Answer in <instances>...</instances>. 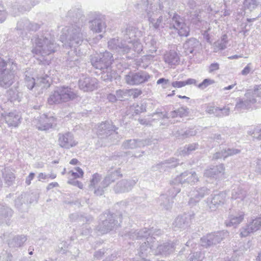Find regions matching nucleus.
Returning <instances> with one entry per match:
<instances>
[{
  "mask_svg": "<svg viewBox=\"0 0 261 261\" xmlns=\"http://www.w3.org/2000/svg\"><path fill=\"white\" fill-rule=\"evenodd\" d=\"M170 1L154 0L151 2L150 0H141L137 7L145 10L149 23L154 29L163 32L174 29L180 36L187 37L190 28L182 18L176 13L172 16L168 11L171 9Z\"/></svg>",
  "mask_w": 261,
  "mask_h": 261,
  "instance_id": "nucleus-1",
  "label": "nucleus"
},
{
  "mask_svg": "<svg viewBox=\"0 0 261 261\" xmlns=\"http://www.w3.org/2000/svg\"><path fill=\"white\" fill-rule=\"evenodd\" d=\"M32 53L33 54L45 57L49 55L58 48V45L51 34L47 31H42L35 34L31 39Z\"/></svg>",
  "mask_w": 261,
  "mask_h": 261,
  "instance_id": "nucleus-2",
  "label": "nucleus"
},
{
  "mask_svg": "<svg viewBox=\"0 0 261 261\" xmlns=\"http://www.w3.org/2000/svg\"><path fill=\"white\" fill-rule=\"evenodd\" d=\"M82 25L71 24L63 29L60 36V41L66 48H73V53L76 52V47L81 45L84 40Z\"/></svg>",
  "mask_w": 261,
  "mask_h": 261,
  "instance_id": "nucleus-3",
  "label": "nucleus"
},
{
  "mask_svg": "<svg viewBox=\"0 0 261 261\" xmlns=\"http://www.w3.org/2000/svg\"><path fill=\"white\" fill-rule=\"evenodd\" d=\"M17 64L13 60L8 62L0 57V86L9 87L14 82Z\"/></svg>",
  "mask_w": 261,
  "mask_h": 261,
  "instance_id": "nucleus-4",
  "label": "nucleus"
},
{
  "mask_svg": "<svg viewBox=\"0 0 261 261\" xmlns=\"http://www.w3.org/2000/svg\"><path fill=\"white\" fill-rule=\"evenodd\" d=\"M121 219V215L118 217L115 214L105 212L99 216V222L96 226V230L101 234L107 233L118 227Z\"/></svg>",
  "mask_w": 261,
  "mask_h": 261,
  "instance_id": "nucleus-5",
  "label": "nucleus"
},
{
  "mask_svg": "<svg viewBox=\"0 0 261 261\" xmlns=\"http://www.w3.org/2000/svg\"><path fill=\"white\" fill-rule=\"evenodd\" d=\"M77 97V94L73 89L67 86L58 87L52 92L48 98L49 105L58 104L73 100Z\"/></svg>",
  "mask_w": 261,
  "mask_h": 261,
  "instance_id": "nucleus-6",
  "label": "nucleus"
},
{
  "mask_svg": "<svg viewBox=\"0 0 261 261\" xmlns=\"http://www.w3.org/2000/svg\"><path fill=\"white\" fill-rule=\"evenodd\" d=\"M113 60L111 53L106 51L103 53L94 54L90 56L92 65L95 69L102 70L108 69Z\"/></svg>",
  "mask_w": 261,
  "mask_h": 261,
  "instance_id": "nucleus-7",
  "label": "nucleus"
},
{
  "mask_svg": "<svg viewBox=\"0 0 261 261\" xmlns=\"http://www.w3.org/2000/svg\"><path fill=\"white\" fill-rule=\"evenodd\" d=\"M152 76L145 71H130L125 75L126 83L129 85H139L148 82Z\"/></svg>",
  "mask_w": 261,
  "mask_h": 261,
  "instance_id": "nucleus-8",
  "label": "nucleus"
},
{
  "mask_svg": "<svg viewBox=\"0 0 261 261\" xmlns=\"http://www.w3.org/2000/svg\"><path fill=\"white\" fill-rule=\"evenodd\" d=\"M228 232L222 230L208 233L200 239L201 246L207 247L220 243L223 239L228 236Z\"/></svg>",
  "mask_w": 261,
  "mask_h": 261,
  "instance_id": "nucleus-9",
  "label": "nucleus"
},
{
  "mask_svg": "<svg viewBox=\"0 0 261 261\" xmlns=\"http://www.w3.org/2000/svg\"><path fill=\"white\" fill-rule=\"evenodd\" d=\"M38 3V0H17L11 8V13L14 16L19 15L21 13L29 11Z\"/></svg>",
  "mask_w": 261,
  "mask_h": 261,
  "instance_id": "nucleus-10",
  "label": "nucleus"
},
{
  "mask_svg": "<svg viewBox=\"0 0 261 261\" xmlns=\"http://www.w3.org/2000/svg\"><path fill=\"white\" fill-rule=\"evenodd\" d=\"M131 45H127L123 39L120 40L119 38L111 39L108 42V46L110 49L114 50L120 54H126L131 50Z\"/></svg>",
  "mask_w": 261,
  "mask_h": 261,
  "instance_id": "nucleus-11",
  "label": "nucleus"
},
{
  "mask_svg": "<svg viewBox=\"0 0 261 261\" xmlns=\"http://www.w3.org/2000/svg\"><path fill=\"white\" fill-rule=\"evenodd\" d=\"M226 198V194L224 192L212 194L206 199L207 205L211 211H214L225 203Z\"/></svg>",
  "mask_w": 261,
  "mask_h": 261,
  "instance_id": "nucleus-12",
  "label": "nucleus"
},
{
  "mask_svg": "<svg viewBox=\"0 0 261 261\" xmlns=\"http://www.w3.org/2000/svg\"><path fill=\"white\" fill-rule=\"evenodd\" d=\"M106 26L105 18L100 14L94 13L93 18L89 21V28L93 33H100L105 31Z\"/></svg>",
  "mask_w": 261,
  "mask_h": 261,
  "instance_id": "nucleus-13",
  "label": "nucleus"
},
{
  "mask_svg": "<svg viewBox=\"0 0 261 261\" xmlns=\"http://www.w3.org/2000/svg\"><path fill=\"white\" fill-rule=\"evenodd\" d=\"M98 81L95 77L82 76L79 80V86L84 92L92 91L97 88Z\"/></svg>",
  "mask_w": 261,
  "mask_h": 261,
  "instance_id": "nucleus-14",
  "label": "nucleus"
},
{
  "mask_svg": "<svg viewBox=\"0 0 261 261\" xmlns=\"http://www.w3.org/2000/svg\"><path fill=\"white\" fill-rule=\"evenodd\" d=\"M58 137L59 145L62 148L70 149L77 144V142L74 139L73 135L70 132L59 133Z\"/></svg>",
  "mask_w": 261,
  "mask_h": 261,
  "instance_id": "nucleus-15",
  "label": "nucleus"
},
{
  "mask_svg": "<svg viewBox=\"0 0 261 261\" xmlns=\"http://www.w3.org/2000/svg\"><path fill=\"white\" fill-rule=\"evenodd\" d=\"M123 40L128 43L129 40H133L135 38H139L143 35L142 31L138 28L130 25H127L121 30Z\"/></svg>",
  "mask_w": 261,
  "mask_h": 261,
  "instance_id": "nucleus-16",
  "label": "nucleus"
},
{
  "mask_svg": "<svg viewBox=\"0 0 261 261\" xmlns=\"http://www.w3.org/2000/svg\"><path fill=\"white\" fill-rule=\"evenodd\" d=\"M210 193V190L206 187L196 188L190 193V198L189 204L193 206L198 203L205 195Z\"/></svg>",
  "mask_w": 261,
  "mask_h": 261,
  "instance_id": "nucleus-17",
  "label": "nucleus"
},
{
  "mask_svg": "<svg viewBox=\"0 0 261 261\" xmlns=\"http://www.w3.org/2000/svg\"><path fill=\"white\" fill-rule=\"evenodd\" d=\"M152 230L147 229V228H144L139 231L132 230L125 235L128 237L129 238L132 239H145L146 240L147 238H150V235L152 236L159 235L161 234L162 231L160 229H158L155 232L152 233Z\"/></svg>",
  "mask_w": 261,
  "mask_h": 261,
  "instance_id": "nucleus-18",
  "label": "nucleus"
},
{
  "mask_svg": "<svg viewBox=\"0 0 261 261\" xmlns=\"http://www.w3.org/2000/svg\"><path fill=\"white\" fill-rule=\"evenodd\" d=\"M118 128L113 125L111 121H105L98 125L97 135L100 138H104L112 134Z\"/></svg>",
  "mask_w": 261,
  "mask_h": 261,
  "instance_id": "nucleus-19",
  "label": "nucleus"
},
{
  "mask_svg": "<svg viewBox=\"0 0 261 261\" xmlns=\"http://www.w3.org/2000/svg\"><path fill=\"white\" fill-rule=\"evenodd\" d=\"M55 118L53 116H47L43 114L36 120L35 126L40 130H47L51 128L55 124Z\"/></svg>",
  "mask_w": 261,
  "mask_h": 261,
  "instance_id": "nucleus-20",
  "label": "nucleus"
},
{
  "mask_svg": "<svg viewBox=\"0 0 261 261\" xmlns=\"http://www.w3.org/2000/svg\"><path fill=\"white\" fill-rule=\"evenodd\" d=\"M194 218V214H184L182 215L177 217L174 222L173 226L175 230L178 229H185L190 226L191 220Z\"/></svg>",
  "mask_w": 261,
  "mask_h": 261,
  "instance_id": "nucleus-21",
  "label": "nucleus"
},
{
  "mask_svg": "<svg viewBox=\"0 0 261 261\" xmlns=\"http://www.w3.org/2000/svg\"><path fill=\"white\" fill-rule=\"evenodd\" d=\"M66 20L70 23H74V24L83 25L84 16L82 10L79 8H73L67 13Z\"/></svg>",
  "mask_w": 261,
  "mask_h": 261,
  "instance_id": "nucleus-22",
  "label": "nucleus"
},
{
  "mask_svg": "<svg viewBox=\"0 0 261 261\" xmlns=\"http://www.w3.org/2000/svg\"><path fill=\"white\" fill-rule=\"evenodd\" d=\"M137 180L135 179H122L118 181L113 187V190L116 193L128 192L135 185Z\"/></svg>",
  "mask_w": 261,
  "mask_h": 261,
  "instance_id": "nucleus-23",
  "label": "nucleus"
},
{
  "mask_svg": "<svg viewBox=\"0 0 261 261\" xmlns=\"http://www.w3.org/2000/svg\"><path fill=\"white\" fill-rule=\"evenodd\" d=\"M198 180V177L195 172L185 171L175 178V182H178L181 186V185L186 183L193 184L197 182Z\"/></svg>",
  "mask_w": 261,
  "mask_h": 261,
  "instance_id": "nucleus-24",
  "label": "nucleus"
},
{
  "mask_svg": "<svg viewBox=\"0 0 261 261\" xmlns=\"http://www.w3.org/2000/svg\"><path fill=\"white\" fill-rule=\"evenodd\" d=\"M244 98H238L235 106V109L238 111L243 110H248L250 109L252 106L256 102V99L251 97V96H246V93L245 94Z\"/></svg>",
  "mask_w": 261,
  "mask_h": 261,
  "instance_id": "nucleus-25",
  "label": "nucleus"
},
{
  "mask_svg": "<svg viewBox=\"0 0 261 261\" xmlns=\"http://www.w3.org/2000/svg\"><path fill=\"white\" fill-rule=\"evenodd\" d=\"M4 119L9 127H17L21 123V117L18 112L14 111L5 114Z\"/></svg>",
  "mask_w": 261,
  "mask_h": 261,
  "instance_id": "nucleus-26",
  "label": "nucleus"
},
{
  "mask_svg": "<svg viewBox=\"0 0 261 261\" xmlns=\"http://www.w3.org/2000/svg\"><path fill=\"white\" fill-rule=\"evenodd\" d=\"M175 249V243L168 242L158 245L155 251V254L167 256L173 253Z\"/></svg>",
  "mask_w": 261,
  "mask_h": 261,
  "instance_id": "nucleus-27",
  "label": "nucleus"
},
{
  "mask_svg": "<svg viewBox=\"0 0 261 261\" xmlns=\"http://www.w3.org/2000/svg\"><path fill=\"white\" fill-rule=\"evenodd\" d=\"M200 46V43L199 41L194 38L189 39L184 44V48L187 55L191 54L194 55L196 54Z\"/></svg>",
  "mask_w": 261,
  "mask_h": 261,
  "instance_id": "nucleus-28",
  "label": "nucleus"
},
{
  "mask_svg": "<svg viewBox=\"0 0 261 261\" xmlns=\"http://www.w3.org/2000/svg\"><path fill=\"white\" fill-rule=\"evenodd\" d=\"M225 168L223 164L213 166L204 171V175L207 177L217 178L224 174Z\"/></svg>",
  "mask_w": 261,
  "mask_h": 261,
  "instance_id": "nucleus-29",
  "label": "nucleus"
},
{
  "mask_svg": "<svg viewBox=\"0 0 261 261\" xmlns=\"http://www.w3.org/2000/svg\"><path fill=\"white\" fill-rule=\"evenodd\" d=\"M147 144L146 140L141 139H128L124 141L122 144L123 149H133L137 148L143 147Z\"/></svg>",
  "mask_w": 261,
  "mask_h": 261,
  "instance_id": "nucleus-30",
  "label": "nucleus"
},
{
  "mask_svg": "<svg viewBox=\"0 0 261 261\" xmlns=\"http://www.w3.org/2000/svg\"><path fill=\"white\" fill-rule=\"evenodd\" d=\"M245 187L244 184L234 185L232 187L231 198L233 199L243 200L247 195Z\"/></svg>",
  "mask_w": 261,
  "mask_h": 261,
  "instance_id": "nucleus-31",
  "label": "nucleus"
},
{
  "mask_svg": "<svg viewBox=\"0 0 261 261\" xmlns=\"http://www.w3.org/2000/svg\"><path fill=\"white\" fill-rule=\"evenodd\" d=\"M13 213V210L10 207L6 204H0V223H6L8 225Z\"/></svg>",
  "mask_w": 261,
  "mask_h": 261,
  "instance_id": "nucleus-32",
  "label": "nucleus"
},
{
  "mask_svg": "<svg viewBox=\"0 0 261 261\" xmlns=\"http://www.w3.org/2000/svg\"><path fill=\"white\" fill-rule=\"evenodd\" d=\"M122 177V174L121 173L120 169H118L108 174L100 184L102 185L104 188H106L111 183Z\"/></svg>",
  "mask_w": 261,
  "mask_h": 261,
  "instance_id": "nucleus-33",
  "label": "nucleus"
},
{
  "mask_svg": "<svg viewBox=\"0 0 261 261\" xmlns=\"http://www.w3.org/2000/svg\"><path fill=\"white\" fill-rule=\"evenodd\" d=\"M73 50H71L70 51L68 52V56L69 57H68L67 60H66V66L68 68H76V70L77 71V68H79L80 65H81V58L79 57V55H77V54L80 55V53H77L76 52H74L75 53V55L73 56H70V55H72L74 53H73Z\"/></svg>",
  "mask_w": 261,
  "mask_h": 261,
  "instance_id": "nucleus-34",
  "label": "nucleus"
},
{
  "mask_svg": "<svg viewBox=\"0 0 261 261\" xmlns=\"http://www.w3.org/2000/svg\"><path fill=\"white\" fill-rule=\"evenodd\" d=\"M51 79L47 74L38 76L36 80V87L38 90L47 89L50 86Z\"/></svg>",
  "mask_w": 261,
  "mask_h": 261,
  "instance_id": "nucleus-35",
  "label": "nucleus"
},
{
  "mask_svg": "<svg viewBox=\"0 0 261 261\" xmlns=\"http://www.w3.org/2000/svg\"><path fill=\"white\" fill-rule=\"evenodd\" d=\"M159 203L162 209L169 210L171 208L173 201L167 194H162L159 198Z\"/></svg>",
  "mask_w": 261,
  "mask_h": 261,
  "instance_id": "nucleus-36",
  "label": "nucleus"
},
{
  "mask_svg": "<svg viewBox=\"0 0 261 261\" xmlns=\"http://www.w3.org/2000/svg\"><path fill=\"white\" fill-rule=\"evenodd\" d=\"M144 42L150 53H153L156 51L157 39L154 36L148 35L144 38Z\"/></svg>",
  "mask_w": 261,
  "mask_h": 261,
  "instance_id": "nucleus-37",
  "label": "nucleus"
},
{
  "mask_svg": "<svg viewBox=\"0 0 261 261\" xmlns=\"http://www.w3.org/2000/svg\"><path fill=\"white\" fill-rule=\"evenodd\" d=\"M164 61L169 65H176L179 61V58L174 51H170L165 54Z\"/></svg>",
  "mask_w": 261,
  "mask_h": 261,
  "instance_id": "nucleus-38",
  "label": "nucleus"
},
{
  "mask_svg": "<svg viewBox=\"0 0 261 261\" xmlns=\"http://www.w3.org/2000/svg\"><path fill=\"white\" fill-rule=\"evenodd\" d=\"M244 214L241 212L236 216L231 215L229 217V221H226L225 224L227 226H234L240 224L244 219Z\"/></svg>",
  "mask_w": 261,
  "mask_h": 261,
  "instance_id": "nucleus-39",
  "label": "nucleus"
},
{
  "mask_svg": "<svg viewBox=\"0 0 261 261\" xmlns=\"http://www.w3.org/2000/svg\"><path fill=\"white\" fill-rule=\"evenodd\" d=\"M127 45H131V50L128 52V53H132V55H134V57H135V53L140 54L143 50V45L138 40H129L128 43H127Z\"/></svg>",
  "mask_w": 261,
  "mask_h": 261,
  "instance_id": "nucleus-40",
  "label": "nucleus"
},
{
  "mask_svg": "<svg viewBox=\"0 0 261 261\" xmlns=\"http://www.w3.org/2000/svg\"><path fill=\"white\" fill-rule=\"evenodd\" d=\"M26 236L24 235L17 236L10 240L8 242V245L10 247H20L26 241Z\"/></svg>",
  "mask_w": 261,
  "mask_h": 261,
  "instance_id": "nucleus-41",
  "label": "nucleus"
},
{
  "mask_svg": "<svg viewBox=\"0 0 261 261\" xmlns=\"http://www.w3.org/2000/svg\"><path fill=\"white\" fill-rule=\"evenodd\" d=\"M172 186L167 192V194L170 198H173L180 191V185L178 182H175V179L171 183Z\"/></svg>",
  "mask_w": 261,
  "mask_h": 261,
  "instance_id": "nucleus-42",
  "label": "nucleus"
},
{
  "mask_svg": "<svg viewBox=\"0 0 261 261\" xmlns=\"http://www.w3.org/2000/svg\"><path fill=\"white\" fill-rule=\"evenodd\" d=\"M196 134V132L195 130L190 128L186 130H178L175 134V136L178 139H185L190 136H195Z\"/></svg>",
  "mask_w": 261,
  "mask_h": 261,
  "instance_id": "nucleus-43",
  "label": "nucleus"
},
{
  "mask_svg": "<svg viewBox=\"0 0 261 261\" xmlns=\"http://www.w3.org/2000/svg\"><path fill=\"white\" fill-rule=\"evenodd\" d=\"M69 218L72 221L77 220L78 222L83 223L84 222H86V223H90L93 220V218L90 215L86 216H81L79 217L76 213L71 214L69 216Z\"/></svg>",
  "mask_w": 261,
  "mask_h": 261,
  "instance_id": "nucleus-44",
  "label": "nucleus"
},
{
  "mask_svg": "<svg viewBox=\"0 0 261 261\" xmlns=\"http://www.w3.org/2000/svg\"><path fill=\"white\" fill-rule=\"evenodd\" d=\"M198 147V144L196 143L187 145L180 151V154L184 156L188 155L197 149Z\"/></svg>",
  "mask_w": 261,
  "mask_h": 261,
  "instance_id": "nucleus-45",
  "label": "nucleus"
},
{
  "mask_svg": "<svg viewBox=\"0 0 261 261\" xmlns=\"http://www.w3.org/2000/svg\"><path fill=\"white\" fill-rule=\"evenodd\" d=\"M197 81L194 79H188L185 81H175L173 82L171 85L174 88H181L188 85H196Z\"/></svg>",
  "mask_w": 261,
  "mask_h": 261,
  "instance_id": "nucleus-46",
  "label": "nucleus"
},
{
  "mask_svg": "<svg viewBox=\"0 0 261 261\" xmlns=\"http://www.w3.org/2000/svg\"><path fill=\"white\" fill-rule=\"evenodd\" d=\"M3 174L5 184L8 186H11L15 179V176L14 173L10 170L5 169Z\"/></svg>",
  "mask_w": 261,
  "mask_h": 261,
  "instance_id": "nucleus-47",
  "label": "nucleus"
},
{
  "mask_svg": "<svg viewBox=\"0 0 261 261\" xmlns=\"http://www.w3.org/2000/svg\"><path fill=\"white\" fill-rule=\"evenodd\" d=\"M101 71V78L105 81H112L113 78L115 77V72L113 71L110 67L108 69H105Z\"/></svg>",
  "mask_w": 261,
  "mask_h": 261,
  "instance_id": "nucleus-48",
  "label": "nucleus"
},
{
  "mask_svg": "<svg viewBox=\"0 0 261 261\" xmlns=\"http://www.w3.org/2000/svg\"><path fill=\"white\" fill-rule=\"evenodd\" d=\"M246 96H251L255 98V96L261 98V85H255L253 90H248L246 92Z\"/></svg>",
  "mask_w": 261,
  "mask_h": 261,
  "instance_id": "nucleus-49",
  "label": "nucleus"
},
{
  "mask_svg": "<svg viewBox=\"0 0 261 261\" xmlns=\"http://www.w3.org/2000/svg\"><path fill=\"white\" fill-rule=\"evenodd\" d=\"M27 194H22L19 196L15 200V207L20 211H23V204L24 203L25 199L28 197Z\"/></svg>",
  "mask_w": 261,
  "mask_h": 261,
  "instance_id": "nucleus-50",
  "label": "nucleus"
},
{
  "mask_svg": "<svg viewBox=\"0 0 261 261\" xmlns=\"http://www.w3.org/2000/svg\"><path fill=\"white\" fill-rule=\"evenodd\" d=\"M24 81L26 86L30 90L33 89V88L37 89L36 87V81L34 77L28 75V73H25Z\"/></svg>",
  "mask_w": 261,
  "mask_h": 261,
  "instance_id": "nucleus-51",
  "label": "nucleus"
},
{
  "mask_svg": "<svg viewBox=\"0 0 261 261\" xmlns=\"http://www.w3.org/2000/svg\"><path fill=\"white\" fill-rule=\"evenodd\" d=\"M8 96L11 101H20L22 93L16 90H10L8 92Z\"/></svg>",
  "mask_w": 261,
  "mask_h": 261,
  "instance_id": "nucleus-52",
  "label": "nucleus"
},
{
  "mask_svg": "<svg viewBox=\"0 0 261 261\" xmlns=\"http://www.w3.org/2000/svg\"><path fill=\"white\" fill-rule=\"evenodd\" d=\"M228 43V37L225 34L223 35L220 40H218L216 42V46H217L220 49L223 50L226 48V45Z\"/></svg>",
  "mask_w": 261,
  "mask_h": 261,
  "instance_id": "nucleus-53",
  "label": "nucleus"
},
{
  "mask_svg": "<svg viewBox=\"0 0 261 261\" xmlns=\"http://www.w3.org/2000/svg\"><path fill=\"white\" fill-rule=\"evenodd\" d=\"M248 225L253 232L259 229L261 227V217L257 218L252 221Z\"/></svg>",
  "mask_w": 261,
  "mask_h": 261,
  "instance_id": "nucleus-54",
  "label": "nucleus"
},
{
  "mask_svg": "<svg viewBox=\"0 0 261 261\" xmlns=\"http://www.w3.org/2000/svg\"><path fill=\"white\" fill-rule=\"evenodd\" d=\"M204 254L201 252L191 253L188 257V261H201L204 258Z\"/></svg>",
  "mask_w": 261,
  "mask_h": 261,
  "instance_id": "nucleus-55",
  "label": "nucleus"
},
{
  "mask_svg": "<svg viewBox=\"0 0 261 261\" xmlns=\"http://www.w3.org/2000/svg\"><path fill=\"white\" fill-rule=\"evenodd\" d=\"M258 5V2L256 0H245L244 5L245 8L250 11L254 10Z\"/></svg>",
  "mask_w": 261,
  "mask_h": 261,
  "instance_id": "nucleus-56",
  "label": "nucleus"
},
{
  "mask_svg": "<svg viewBox=\"0 0 261 261\" xmlns=\"http://www.w3.org/2000/svg\"><path fill=\"white\" fill-rule=\"evenodd\" d=\"M205 112L209 114H213L218 117L219 113H220L219 108L216 107L213 105H207L206 107Z\"/></svg>",
  "mask_w": 261,
  "mask_h": 261,
  "instance_id": "nucleus-57",
  "label": "nucleus"
},
{
  "mask_svg": "<svg viewBox=\"0 0 261 261\" xmlns=\"http://www.w3.org/2000/svg\"><path fill=\"white\" fill-rule=\"evenodd\" d=\"M29 24V20L27 19H23L17 22V29L20 31H27L28 24Z\"/></svg>",
  "mask_w": 261,
  "mask_h": 261,
  "instance_id": "nucleus-58",
  "label": "nucleus"
},
{
  "mask_svg": "<svg viewBox=\"0 0 261 261\" xmlns=\"http://www.w3.org/2000/svg\"><path fill=\"white\" fill-rule=\"evenodd\" d=\"M215 83V81L210 79H204L202 82L197 85V87L200 89H204L209 85H212ZM197 86V85H196Z\"/></svg>",
  "mask_w": 261,
  "mask_h": 261,
  "instance_id": "nucleus-59",
  "label": "nucleus"
},
{
  "mask_svg": "<svg viewBox=\"0 0 261 261\" xmlns=\"http://www.w3.org/2000/svg\"><path fill=\"white\" fill-rule=\"evenodd\" d=\"M128 91L126 89H119L116 91V95L118 100H122L125 97L128 96Z\"/></svg>",
  "mask_w": 261,
  "mask_h": 261,
  "instance_id": "nucleus-60",
  "label": "nucleus"
},
{
  "mask_svg": "<svg viewBox=\"0 0 261 261\" xmlns=\"http://www.w3.org/2000/svg\"><path fill=\"white\" fill-rule=\"evenodd\" d=\"M68 244L66 242H62L58 245V251L61 254H66L67 252Z\"/></svg>",
  "mask_w": 261,
  "mask_h": 261,
  "instance_id": "nucleus-61",
  "label": "nucleus"
},
{
  "mask_svg": "<svg viewBox=\"0 0 261 261\" xmlns=\"http://www.w3.org/2000/svg\"><path fill=\"white\" fill-rule=\"evenodd\" d=\"M76 172H74L73 171H70L68 172V174H70L71 176L73 178H80L83 177L84 174V172L83 170L80 167H76L75 168Z\"/></svg>",
  "mask_w": 261,
  "mask_h": 261,
  "instance_id": "nucleus-62",
  "label": "nucleus"
},
{
  "mask_svg": "<svg viewBox=\"0 0 261 261\" xmlns=\"http://www.w3.org/2000/svg\"><path fill=\"white\" fill-rule=\"evenodd\" d=\"M200 11L198 12L196 10L194 12V14L191 15V21L193 23L198 25V23L201 22V17L200 15Z\"/></svg>",
  "mask_w": 261,
  "mask_h": 261,
  "instance_id": "nucleus-63",
  "label": "nucleus"
},
{
  "mask_svg": "<svg viewBox=\"0 0 261 261\" xmlns=\"http://www.w3.org/2000/svg\"><path fill=\"white\" fill-rule=\"evenodd\" d=\"M241 150L238 149L234 148H227V149H224V154L225 157L227 158L229 156H232L237 154L240 153Z\"/></svg>",
  "mask_w": 261,
  "mask_h": 261,
  "instance_id": "nucleus-64",
  "label": "nucleus"
}]
</instances>
